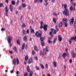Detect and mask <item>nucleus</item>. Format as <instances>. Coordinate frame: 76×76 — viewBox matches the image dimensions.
I'll return each mask as SVG.
<instances>
[{"mask_svg":"<svg viewBox=\"0 0 76 76\" xmlns=\"http://www.w3.org/2000/svg\"><path fill=\"white\" fill-rule=\"evenodd\" d=\"M61 55H59V57H58L59 59H61Z\"/></svg>","mask_w":76,"mask_h":76,"instance_id":"obj_53","label":"nucleus"},{"mask_svg":"<svg viewBox=\"0 0 76 76\" xmlns=\"http://www.w3.org/2000/svg\"><path fill=\"white\" fill-rule=\"evenodd\" d=\"M10 11L11 12H12V11H13V6L12 5H10Z\"/></svg>","mask_w":76,"mask_h":76,"instance_id":"obj_17","label":"nucleus"},{"mask_svg":"<svg viewBox=\"0 0 76 76\" xmlns=\"http://www.w3.org/2000/svg\"><path fill=\"white\" fill-rule=\"evenodd\" d=\"M33 61H32V58H30L29 60L28 61V63L29 64H30V63H32V62Z\"/></svg>","mask_w":76,"mask_h":76,"instance_id":"obj_12","label":"nucleus"},{"mask_svg":"<svg viewBox=\"0 0 76 76\" xmlns=\"http://www.w3.org/2000/svg\"><path fill=\"white\" fill-rule=\"evenodd\" d=\"M33 75V71H31L30 72L29 75V76H32Z\"/></svg>","mask_w":76,"mask_h":76,"instance_id":"obj_19","label":"nucleus"},{"mask_svg":"<svg viewBox=\"0 0 76 76\" xmlns=\"http://www.w3.org/2000/svg\"><path fill=\"white\" fill-rule=\"evenodd\" d=\"M17 42L18 45H20V41H19V40H17Z\"/></svg>","mask_w":76,"mask_h":76,"instance_id":"obj_38","label":"nucleus"},{"mask_svg":"<svg viewBox=\"0 0 76 76\" xmlns=\"http://www.w3.org/2000/svg\"><path fill=\"white\" fill-rule=\"evenodd\" d=\"M56 28L57 31H58L59 29L58 28V26H57V25H56Z\"/></svg>","mask_w":76,"mask_h":76,"instance_id":"obj_35","label":"nucleus"},{"mask_svg":"<svg viewBox=\"0 0 76 76\" xmlns=\"http://www.w3.org/2000/svg\"><path fill=\"white\" fill-rule=\"evenodd\" d=\"M50 39H51L50 37L49 38L48 40V42L49 43H51V42H53V41H51V40H50Z\"/></svg>","mask_w":76,"mask_h":76,"instance_id":"obj_25","label":"nucleus"},{"mask_svg":"<svg viewBox=\"0 0 76 76\" xmlns=\"http://www.w3.org/2000/svg\"><path fill=\"white\" fill-rule=\"evenodd\" d=\"M58 39L59 41H61V35H58Z\"/></svg>","mask_w":76,"mask_h":76,"instance_id":"obj_14","label":"nucleus"},{"mask_svg":"<svg viewBox=\"0 0 76 76\" xmlns=\"http://www.w3.org/2000/svg\"><path fill=\"white\" fill-rule=\"evenodd\" d=\"M3 3H1L0 4V7H2L3 6Z\"/></svg>","mask_w":76,"mask_h":76,"instance_id":"obj_61","label":"nucleus"},{"mask_svg":"<svg viewBox=\"0 0 76 76\" xmlns=\"http://www.w3.org/2000/svg\"><path fill=\"white\" fill-rule=\"evenodd\" d=\"M1 31H5V28H1Z\"/></svg>","mask_w":76,"mask_h":76,"instance_id":"obj_46","label":"nucleus"},{"mask_svg":"<svg viewBox=\"0 0 76 76\" xmlns=\"http://www.w3.org/2000/svg\"><path fill=\"white\" fill-rule=\"evenodd\" d=\"M63 21H65V22H66V21L67 20V18H65L64 19H63Z\"/></svg>","mask_w":76,"mask_h":76,"instance_id":"obj_43","label":"nucleus"},{"mask_svg":"<svg viewBox=\"0 0 76 76\" xmlns=\"http://www.w3.org/2000/svg\"><path fill=\"white\" fill-rule=\"evenodd\" d=\"M22 6L23 7H26V4H22Z\"/></svg>","mask_w":76,"mask_h":76,"instance_id":"obj_31","label":"nucleus"},{"mask_svg":"<svg viewBox=\"0 0 76 76\" xmlns=\"http://www.w3.org/2000/svg\"><path fill=\"white\" fill-rule=\"evenodd\" d=\"M73 23H74V18L72 17V18H71L69 20V23L70 25L72 26V25H73Z\"/></svg>","mask_w":76,"mask_h":76,"instance_id":"obj_6","label":"nucleus"},{"mask_svg":"<svg viewBox=\"0 0 76 76\" xmlns=\"http://www.w3.org/2000/svg\"><path fill=\"white\" fill-rule=\"evenodd\" d=\"M19 10H21V9H22V6H20L19 7Z\"/></svg>","mask_w":76,"mask_h":76,"instance_id":"obj_58","label":"nucleus"},{"mask_svg":"<svg viewBox=\"0 0 76 76\" xmlns=\"http://www.w3.org/2000/svg\"><path fill=\"white\" fill-rule=\"evenodd\" d=\"M11 40H12V37L11 36H8V43H9L10 44V47H12V43H10V42H11Z\"/></svg>","mask_w":76,"mask_h":76,"instance_id":"obj_5","label":"nucleus"},{"mask_svg":"<svg viewBox=\"0 0 76 76\" xmlns=\"http://www.w3.org/2000/svg\"><path fill=\"white\" fill-rule=\"evenodd\" d=\"M32 52L33 55H34L35 54V52L34 50H32Z\"/></svg>","mask_w":76,"mask_h":76,"instance_id":"obj_60","label":"nucleus"},{"mask_svg":"<svg viewBox=\"0 0 76 76\" xmlns=\"http://www.w3.org/2000/svg\"><path fill=\"white\" fill-rule=\"evenodd\" d=\"M11 3L12 4H13V5H15V1H12L11 2Z\"/></svg>","mask_w":76,"mask_h":76,"instance_id":"obj_27","label":"nucleus"},{"mask_svg":"<svg viewBox=\"0 0 76 76\" xmlns=\"http://www.w3.org/2000/svg\"><path fill=\"white\" fill-rule=\"evenodd\" d=\"M17 75V76H20L19 75H18L19 73V71H17L16 73Z\"/></svg>","mask_w":76,"mask_h":76,"instance_id":"obj_45","label":"nucleus"},{"mask_svg":"<svg viewBox=\"0 0 76 76\" xmlns=\"http://www.w3.org/2000/svg\"><path fill=\"white\" fill-rule=\"evenodd\" d=\"M13 49L15 52H17V51H18V50H17V48H16V47L14 46L13 48Z\"/></svg>","mask_w":76,"mask_h":76,"instance_id":"obj_20","label":"nucleus"},{"mask_svg":"<svg viewBox=\"0 0 76 76\" xmlns=\"http://www.w3.org/2000/svg\"><path fill=\"white\" fill-rule=\"evenodd\" d=\"M27 69L28 72H30V70L31 69L29 68V66H27Z\"/></svg>","mask_w":76,"mask_h":76,"instance_id":"obj_18","label":"nucleus"},{"mask_svg":"<svg viewBox=\"0 0 76 76\" xmlns=\"http://www.w3.org/2000/svg\"><path fill=\"white\" fill-rule=\"evenodd\" d=\"M63 56L64 58H65V57H66V53H64L63 54Z\"/></svg>","mask_w":76,"mask_h":76,"instance_id":"obj_29","label":"nucleus"},{"mask_svg":"<svg viewBox=\"0 0 76 76\" xmlns=\"http://www.w3.org/2000/svg\"><path fill=\"white\" fill-rule=\"evenodd\" d=\"M62 26H63V23L61 22L58 24V27L59 28H62Z\"/></svg>","mask_w":76,"mask_h":76,"instance_id":"obj_11","label":"nucleus"},{"mask_svg":"<svg viewBox=\"0 0 76 76\" xmlns=\"http://www.w3.org/2000/svg\"><path fill=\"white\" fill-rule=\"evenodd\" d=\"M48 1V0H45V3L44 4V5L46 6H47L48 4V3L47 2Z\"/></svg>","mask_w":76,"mask_h":76,"instance_id":"obj_13","label":"nucleus"},{"mask_svg":"<svg viewBox=\"0 0 76 76\" xmlns=\"http://www.w3.org/2000/svg\"><path fill=\"white\" fill-rule=\"evenodd\" d=\"M23 39L24 41L26 42V41H27V39H28V37L27 36H25L23 37Z\"/></svg>","mask_w":76,"mask_h":76,"instance_id":"obj_10","label":"nucleus"},{"mask_svg":"<svg viewBox=\"0 0 76 76\" xmlns=\"http://www.w3.org/2000/svg\"><path fill=\"white\" fill-rule=\"evenodd\" d=\"M36 68L37 70H39V66H36Z\"/></svg>","mask_w":76,"mask_h":76,"instance_id":"obj_37","label":"nucleus"},{"mask_svg":"<svg viewBox=\"0 0 76 76\" xmlns=\"http://www.w3.org/2000/svg\"><path fill=\"white\" fill-rule=\"evenodd\" d=\"M66 55L67 56L69 57V53H68V52L67 53V54H66Z\"/></svg>","mask_w":76,"mask_h":76,"instance_id":"obj_57","label":"nucleus"},{"mask_svg":"<svg viewBox=\"0 0 76 76\" xmlns=\"http://www.w3.org/2000/svg\"><path fill=\"white\" fill-rule=\"evenodd\" d=\"M39 2L41 3H42L43 2V0H39Z\"/></svg>","mask_w":76,"mask_h":76,"instance_id":"obj_51","label":"nucleus"},{"mask_svg":"<svg viewBox=\"0 0 76 76\" xmlns=\"http://www.w3.org/2000/svg\"><path fill=\"white\" fill-rule=\"evenodd\" d=\"M73 7H75L76 6V3H73Z\"/></svg>","mask_w":76,"mask_h":76,"instance_id":"obj_42","label":"nucleus"},{"mask_svg":"<svg viewBox=\"0 0 76 76\" xmlns=\"http://www.w3.org/2000/svg\"><path fill=\"white\" fill-rule=\"evenodd\" d=\"M53 64L54 65V67H57V64H56V62H54L53 63Z\"/></svg>","mask_w":76,"mask_h":76,"instance_id":"obj_24","label":"nucleus"},{"mask_svg":"<svg viewBox=\"0 0 76 76\" xmlns=\"http://www.w3.org/2000/svg\"><path fill=\"white\" fill-rule=\"evenodd\" d=\"M70 9L71 10V11H72V10H73V7H72L71 6L70 7Z\"/></svg>","mask_w":76,"mask_h":76,"instance_id":"obj_47","label":"nucleus"},{"mask_svg":"<svg viewBox=\"0 0 76 76\" xmlns=\"http://www.w3.org/2000/svg\"><path fill=\"white\" fill-rule=\"evenodd\" d=\"M10 72L11 73H13L14 72V69H13L12 70L10 71Z\"/></svg>","mask_w":76,"mask_h":76,"instance_id":"obj_39","label":"nucleus"},{"mask_svg":"<svg viewBox=\"0 0 76 76\" xmlns=\"http://www.w3.org/2000/svg\"><path fill=\"white\" fill-rule=\"evenodd\" d=\"M40 28L42 29V28H44V30L46 31H47V27H48V25L45 24L44 25V27L43 26V25H44V23L42 21H41L40 22Z\"/></svg>","mask_w":76,"mask_h":76,"instance_id":"obj_3","label":"nucleus"},{"mask_svg":"<svg viewBox=\"0 0 76 76\" xmlns=\"http://www.w3.org/2000/svg\"><path fill=\"white\" fill-rule=\"evenodd\" d=\"M74 26L75 28L76 27V21H75V23H74Z\"/></svg>","mask_w":76,"mask_h":76,"instance_id":"obj_49","label":"nucleus"},{"mask_svg":"<svg viewBox=\"0 0 76 76\" xmlns=\"http://www.w3.org/2000/svg\"><path fill=\"white\" fill-rule=\"evenodd\" d=\"M71 40H73V39H74V41L76 40V36H75L74 37H72L70 39Z\"/></svg>","mask_w":76,"mask_h":76,"instance_id":"obj_16","label":"nucleus"},{"mask_svg":"<svg viewBox=\"0 0 76 76\" xmlns=\"http://www.w3.org/2000/svg\"><path fill=\"white\" fill-rule=\"evenodd\" d=\"M56 41H57V38L56 37H55L54 39V40H53V42H54V43H55V42H56Z\"/></svg>","mask_w":76,"mask_h":76,"instance_id":"obj_33","label":"nucleus"},{"mask_svg":"<svg viewBox=\"0 0 76 76\" xmlns=\"http://www.w3.org/2000/svg\"><path fill=\"white\" fill-rule=\"evenodd\" d=\"M42 34V32H41L40 33H39V32L38 31H37L35 33V35L36 36H37V37H40V39L41 40V42L44 41V39H45V37H41Z\"/></svg>","mask_w":76,"mask_h":76,"instance_id":"obj_2","label":"nucleus"},{"mask_svg":"<svg viewBox=\"0 0 76 76\" xmlns=\"http://www.w3.org/2000/svg\"><path fill=\"white\" fill-rule=\"evenodd\" d=\"M25 30H23V35H26V33H25Z\"/></svg>","mask_w":76,"mask_h":76,"instance_id":"obj_36","label":"nucleus"},{"mask_svg":"<svg viewBox=\"0 0 76 76\" xmlns=\"http://www.w3.org/2000/svg\"><path fill=\"white\" fill-rule=\"evenodd\" d=\"M71 54L72 55V57L73 58H74V57H76V53H74V51H72Z\"/></svg>","mask_w":76,"mask_h":76,"instance_id":"obj_7","label":"nucleus"},{"mask_svg":"<svg viewBox=\"0 0 76 76\" xmlns=\"http://www.w3.org/2000/svg\"><path fill=\"white\" fill-rule=\"evenodd\" d=\"M52 32L53 33V34H56V33H57V30L54 29H51Z\"/></svg>","mask_w":76,"mask_h":76,"instance_id":"obj_8","label":"nucleus"},{"mask_svg":"<svg viewBox=\"0 0 76 76\" xmlns=\"http://www.w3.org/2000/svg\"><path fill=\"white\" fill-rule=\"evenodd\" d=\"M16 61L17 62V64L18 65L19 64V59L18 58H16Z\"/></svg>","mask_w":76,"mask_h":76,"instance_id":"obj_15","label":"nucleus"},{"mask_svg":"<svg viewBox=\"0 0 76 76\" xmlns=\"http://www.w3.org/2000/svg\"><path fill=\"white\" fill-rule=\"evenodd\" d=\"M41 45H42L43 46H44L45 45V43H44V41H42L41 42Z\"/></svg>","mask_w":76,"mask_h":76,"instance_id":"obj_28","label":"nucleus"},{"mask_svg":"<svg viewBox=\"0 0 76 76\" xmlns=\"http://www.w3.org/2000/svg\"><path fill=\"white\" fill-rule=\"evenodd\" d=\"M22 26H23V28H25V24L24 23H23V24Z\"/></svg>","mask_w":76,"mask_h":76,"instance_id":"obj_54","label":"nucleus"},{"mask_svg":"<svg viewBox=\"0 0 76 76\" xmlns=\"http://www.w3.org/2000/svg\"><path fill=\"white\" fill-rule=\"evenodd\" d=\"M69 43L70 44H72V41L71 40H69Z\"/></svg>","mask_w":76,"mask_h":76,"instance_id":"obj_64","label":"nucleus"},{"mask_svg":"<svg viewBox=\"0 0 76 76\" xmlns=\"http://www.w3.org/2000/svg\"><path fill=\"white\" fill-rule=\"evenodd\" d=\"M34 48L35 50H36V51L38 52L39 51V50L38 49H37V46H35Z\"/></svg>","mask_w":76,"mask_h":76,"instance_id":"obj_22","label":"nucleus"},{"mask_svg":"<svg viewBox=\"0 0 76 76\" xmlns=\"http://www.w3.org/2000/svg\"><path fill=\"white\" fill-rule=\"evenodd\" d=\"M28 10H30V9H31V6H29L28 7Z\"/></svg>","mask_w":76,"mask_h":76,"instance_id":"obj_56","label":"nucleus"},{"mask_svg":"<svg viewBox=\"0 0 76 76\" xmlns=\"http://www.w3.org/2000/svg\"><path fill=\"white\" fill-rule=\"evenodd\" d=\"M37 2L38 3H39V1H38V0H34V3H37Z\"/></svg>","mask_w":76,"mask_h":76,"instance_id":"obj_32","label":"nucleus"},{"mask_svg":"<svg viewBox=\"0 0 76 76\" xmlns=\"http://www.w3.org/2000/svg\"><path fill=\"white\" fill-rule=\"evenodd\" d=\"M25 60L26 61H27L28 60V56L26 55L25 58Z\"/></svg>","mask_w":76,"mask_h":76,"instance_id":"obj_21","label":"nucleus"},{"mask_svg":"<svg viewBox=\"0 0 76 76\" xmlns=\"http://www.w3.org/2000/svg\"><path fill=\"white\" fill-rule=\"evenodd\" d=\"M27 34H29V29H27Z\"/></svg>","mask_w":76,"mask_h":76,"instance_id":"obj_63","label":"nucleus"},{"mask_svg":"<svg viewBox=\"0 0 76 76\" xmlns=\"http://www.w3.org/2000/svg\"><path fill=\"white\" fill-rule=\"evenodd\" d=\"M12 63L14 66H16V59L15 58L13 59L12 61Z\"/></svg>","mask_w":76,"mask_h":76,"instance_id":"obj_9","label":"nucleus"},{"mask_svg":"<svg viewBox=\"0 0 76 76\" xmlns=\"http://www.w3.org/2000/svg\"><path fill=\"white\" fill-rule=\"evenodd\" d=\"M65 26V27H67V22H65L64 23Z\"/></svg>","mask_w":76,"mask_h":76,"instance_id":"obj_34","label":"nucleus"},{"mask_svg":"<svg viewBox=\"0 0 76 76\" xmlns=\"http://www.w3.org/2000/svg\"><path fill=\"white\" fill-rule=\"evenodd\" d=\"M25 43H24L23 44L22 46V50H24V48H25Z\"/></svg>","mask_w":76,"mask_h":76,"instance_id":"obj_23","label":"nucleus"},{"mask_svg":"<svg viewBox=\"0 0 76 76\" xmlns=\"http://www.w3.org/2000/svg\"><path fill=\"white\" fill-rule=\"evenodd\" d=\"M45 66L46 69H48V64H46L45 65Z\"/></svg>","mask_w":76,"mask_h":76,"instance_id":"obj_48","label":"nucleus"},{"mask_svg":"<svg viewBox=\"0 0 76 76\" xmlns=\"http://www.w3.org/2000/svg\"><path fill=\"white\" fill-rule=\"evenodd\" d=\"M53 15L54 16H57V15H58V14H57L56 13V12H54L53 13Z\"/></svg>","mask_w":76,"mask_h":76,"instance_id":"obj_40","label":"nucleus"},{"mask_svg":"<svg viewBox=\"0 0 76 76\" xmlns=\"http://www.w3.org/2000/svg\"><path fill=\"white\" fill-rule=\"evenodd\" d=\"M24 76H28V73L27 72H26L24 74Z\"/></svg>","mask_w":76,"mask_h":76,"instance_id":"obj_44","label":"nucleus"},{"mask_svg":"<svg viewBox=\"0 0 76 76\" xmlns=\"http://www.w3.org/2000/svg\"><path fill=\"white\" fill-rule=\"evenodd\" d=\"M53 21L55 23H56V18H53Z\"/></svg>","mask_w":76,"mask_h":76,"instance_id":"obj_30","label":"nucleus"},{"mask_svg":"<svg viewBox=\"0 0 76 76\" xmlns=\"http://www.w3.org/2000/svg\"><path fill=\"white\" fill-rule=\"evenodd\" d=\"M9 52L10 53V54H13V52L12 51H9Z\"/></svg>","mask_w":76,"mask_h":76,"instance_id":"obj_59","label":"nucleus"},{"mask_svg":"<svg viewBox=\"0 0 76 76\" xmlns=\"http://www.w3.org/2000/svg\"><path fill=\"white\" fill-rule=\"evenodd\" d=\"M69 62L70 63H72V60L71 59H69Z\"/></svg>","mask_w":76,"mask_h":76,"instance_id":"obj_50","label":"nucleus"},{"mask_svg":"<svg viewBox=\"0 0 76 76\" xmlns=\"http://www.w3.org/2000/svg\"><path fill=\"white\" fill-rule=\"evenodd\" d=\"M27 47H28V45H26L25 49L26 50L27 49Z\"/></svg>","mask_w":76,"mask_h":76,"instance_id":"obj_62","label":"nucleus"},{"mask_svg":"<svg viewBox=\"0 0 76 76\" xmlns=\"http://www.w3.org/2000/svg\"><path fill=\"white\" fill-rule=\"evenodd\" d=\"M67 5L65 4L64 5L65 10L63 11V14L65 16H69V11L68 10V9H67Z\"/></svg>","mask_w":76,"mask_h":76,"instance_id":"obj_1","label":"nucleus"},{"mask_svg":"<svg viewBox=\"0 0 76 76\" xmlns=\"http://www.w3.org/2000/svg\"><path fill=\"white\" fill-rule=\"evenodd\" d=\"M34 58L36 60H38V58L37 57V56H36L34 57Z\"/></svg>","mask_w":76,"mask_h":76,"instance_id":"obj_55","label":"nucleus"},{"mask_svg":"<svg viewBox=\"0 0 76 76\" xmlns=\"http://www.w3.org/2000/svg\"><path fill=\"white\" fill-rule=\"evenodd\" d=\"M31 32L34 33V29L31 28Z\"/></svg>","mask_w":76,"mask_h":76,"instance_id":"obj_41","label":"nucleus"},{"mask_svg":"<svg viewBox=\"0 0 76 76\" xmlns=\"http://www.w3.org/2000/svg\"><path fill=\"white\" fill-rule=\"evenodd\" d=\"M40 65L42 69H44V65H43V64H40Z\"/></svg>","mask_w":76,"mask_h":76,"instance_id":"obj_26","label":"nucleus"},{"mask_svg":"<svg viewBox=\"0 0 76 76\" xmlns=\"http://www.w3.org/2000/svg\"><path fill=\"white\" fill-rule=\"evenodd\" d=\"M48 47L47 46L45 49H43V53H42V51L40 52L41 55H47V54H46V53L47 52H48Z\"/></svg>","mask_w":76,"mask_h":76,"instance_id":"obj_4","label":"nucleus"},{"mask_svg":"<svg viewBox=\"0 0 76 76\" xmlns=\"http://www.w3.org/2000/svg\"><path fill=\"white\" fill-rule=\"evenodd\" d=\"M65 51L67 53H68V52H67V51H68V48H66L65 49Z\"/></svg>","mask_w":76,"mask_h":76,"instance_id":"obj_52","label":"nucleus"}]
</instances>
